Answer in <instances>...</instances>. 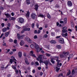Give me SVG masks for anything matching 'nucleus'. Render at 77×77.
<instances>
[{
  "instance_id": "obj_30",
  "label": "nucleus",
  "mask_w": 77,
  "mask_h": 77,
  "mask_svg": "<svg viewBox=\"0 0 77 77\" xmlns=\"http://www.w3.org/2000/svg\"><path fill=\"white\" fill-rule=\"evenodd\" d=\"M30 56H32V57H36L35 56V54H30Z\"/></svg>"
},
{
  "instance_id": "obj_44",
  "label": "nucleus",
  "mask_w": 77,
  "mask_h": 77,
  "mask_svg": "<svg viewBox=\"0 0 77 77\" xmlns=\"http://www.w3.org/2000/svg\"><path fill=\"white\" fill-rule=\"evenodd\" d=\"M34 39H38V37H37V35H35L34 36Z\"/></svg>"
},
{
  "instance_id": "obj_33",
  "label": "nucleus",
  "mask_w": 77,
  "mask_h": 77,
  "mask_svg": "<svg viewBox=\"0 0 77 77\" xmlns=\"http://www.w3.org/2000/svg\"><path fill=\"white\" fill-rule=\"evenodd\" d=\"M60 57H61V58H62L63 57H65V56H64V55H63V54H60Z\"/></svg>"
},
{
  "instance_id": "obj_62",
  "label": "nucleus",
  "mask_w": 77,
  "mask_h": 77,
  "mask_svg": "<svg viewBox=\"0 0 77 77\" xmlns=\"http://www.w3.org/2000/svg\"><path fill=\"white\" fill-rule=\"evenodd\" d=\"M38 31L37 30H35L34 31V33H37Z\"/></svg>"
},
{
  "instance_id": "obj_64",
  "label": "nucleus",
  "mask_w": 77,
  "mask_h": 77,
  "mask_svg": "<svg viewBox=\"0 0 77 77\" xmlns=\"http://www.w3.org/2000/svg\"><path fill=\"white\" fill-rule=\"evenodd\" d=\"M11 75L10 74H9L7 75V77H11Z\"/></svg>"
},
{
  "instance_id": "obj_9",
  "label": "nucleus",
  "mask_w": 77,
  "mask_h": 77,
  "mask_svg": "<svg viewBox=\"0 0 77 77\" xmlns=\"http://www.w3.org/2000/svg\"><path fill=\"white\" fill-rule=\"evenodd\" d=\"M17 38L19 40H20V39H23V38H24L23 37H24V36H25V35L24 34L20 36H19L18 35H17Z\"/></svg>"
},
{
  "instance_id": "obj_20",
  "label": "nucleus",
  "mask_w": 77,
  "mask_h": 77,
  "mask_svg": "<svg viewBox=\"0 0 77 77\" xmlns=\"http://www.w3.org/2000/svg\"><path fill=\"white\" fill-rule=\"evenodd\" d=\"M35 45L34 44L33 45L32 44L30 45V47L32 49H33L35 48Z\"/></svg>"
},
{
  "instance_id": "obj_23",
  "label": "nucleus",
  "mask_w": 77,
  "mask_h": 77,
  "mask_svg": "<svg viewBox=\"0 0 77 77\" xmlns=\"http://www.w3.org/2000/svg\"><path fill=\"white\" fill-rule=\"evenodd\" d=\"M6 30H7V28H4L2 30V31L3 32H6Z\"/></svg>"
},
{
  "instance_id": "obj_51",
  "label": "nucleus",
  "mask_w": 77,
  "mask_h": 77,
  "mask_svg": "<svg viewBox=\"0 0 77 77\" xmlns=\"http://www.w3.org/2000/svg\"><path fill=\"white\" fill-rule=\"evenodd\" d=\"M10 62L11 63H12V62H13V60L11 59L10 60Z\"/></svg>"
},
{
  "instance_id": "obj_21",
  "label": "nucleus",
  "mask_w": 77,
  "mask_h": 77,
  "mask_svg": "<svg viewBox=\"0 0 77 77\" xmlns=\"http://www.w3.org/2000/svg\"><path fill=\"white\" fill-rule=\"evenodd\" d=\"M9 35V32H6L5 34V35L6 37H8Z\"/></svg>"
},
{
  "instance_id": "obj_3",
  "label": "nucleus",
  "mask_w": 77,
  "mask_h": 77,
  "mask_svg": "<svg viewBox=\"0 0 77 77\" xmlns=\"http://www.w3.org/2000/svg\"><path fill=\"white\" fill-rule=\"evenodd\" d=\"M31 17L33 20H35L36 18V15L35 13H32L31 14Z\"/></svg>"
},
{
  "instance_id": "obj_19",
  "label": "nucleus",
  "mask_w": 77,
  "mask_h": 77,
  "mask_svg": "<svg viewBox=\"0 0 77 77\" xmlns=\"http://www.w3.org/2000/svg\"><path fill=\"white\" fill-rule=\"evenodd\" d=\"M53 60H55V58H51V62L52 63L54 64L55 63L54 61Z\"/></svg>"
},
{
  "instance_id": "obj_25",
  "label": "nucleus",
  "mask_w": 77,
  "mask_h": 77,
  "mask_svg": "<svg viewBox=\"0 0 77 77\" xmlns=\"http://www.w3.org/2000/svg\"><path fill=\"white\" fill-rule=\"evenodd\" d=\"M26 2L27 5L30 4V0H26Z\"/></svg>"
},
{
  "instance_id": "obj_41",
  "label": "nucleus",
  "mask_w": 77,
  "mask_h": 77,
  "mask_svg": "<svg viewBox=\"0 0 77 77\" xmlns=\"http://www.w3.org/2000/svg\"><path fill=\"white\" fill-rule=\"evenodd\" d=\"M62 32L63 33H65V32H67V30H66V29H63L62 30Z\"/></svg>"
},
{
  "instance_id": "obj_48",
  "label": "nucleus",
  "mask_w": 77,
  "mask_h": 77,
  "mask_svg": "<svg viewBox=\"0 0 77 77\" xmlns=\"http://www.w3.org/2000/svg\"><path fill=\"white\" fill-rule=\"evenodd\" d=\"M70 74H71V72L69 71V72L67 73V75H69Z\"/></svg>"
},
{
  "instance_id": "obj_28",
  "label": "nucleus",
  "mask_w": 77,
  "mask_h": 77,
  "mask_svg": "<svg viewBox=\"0 0 77 77\" xmlns=\"http://www.w3.org/2000/svg\"><path fill=\"white\" fill-rule=\"evenodd\" d=\"M16 27L17 29H20L21 28V27L18 26L17 25H16Z\"/></svg>"
},
{
  "instance_id": "obj_38",
  "label": "nucleus",
  "mask_w": 77,
  "mask_h": 77,
  "mask_svg": "<svg viewBox=\"0 0 77 77\" xmlns=\"http://www.w3.org/2000/svg\"><path fill=\"white\" fill-rule=\"evenodd\" d=\"M46 55L48 57H50V56H51V55L48 54H46Z\"/></svg>"
},
{
  "instance_id": "obj_31",
  "label": "nucleus",
  "mask_w": 77,
  "mask_h": 77,
  "mask_svg": "<svg viewBox=\"0 0 77 77\" xmlns=\"http://www.w3.org/2000/svg\"><path fill=\"white\" fill-rule=\"evenodd\" d=\"M73 56H74L73 54H71L69 55V57H70V58H72Z\"/></svg>"
},
{
  "instance_id": "obj_56",
  "label": "nucleus",
  "mask_w": 77,
  "mask_h": 77,
  "mask_svg": "<svg viewBox=\"0 0 77 77\" xmlns=\"http://www.w3.org/2000/svg\"><path fill=\"white\" fill-rule=\"evenodd\" d=\"M59 69H60V68H57L56 69V71H57V72H58Z\"/></svg>"
},
{
  "instance_id": "obj_29",
  "label": "nucleus",
  "mask_w": 77,
  "mask_h": 77,
  "mask_svg": "<svg viewBox=\"0 0 77 77\" xmlns=\"http://www.w3.org/2000/svg\"><path fill=\"white\" fill-rule=\"evenodd\" d=\"M64 23H65V24H66V21H67V18H65L64 19Z\"/></svg>"
},
{
  "instance_id": "obj_2",
  "label": "nucleus",
  "mask_w": 77,
  "mask_h": 77,
  "mask_svg": "<svg viewBox=\"0 0 77 77\" xmlns=\"http://www.w3.org/2000/svg\"><path fill=\"white\" fill-rule=\"evenodd\" d=\"M54 58H55V59H56V60L57 63V66H59V62L60 61V60H59V57H54Z\"/></svg>"
},
{
  "instance_id": "obj_52",
  "label": "nucleus",
  "mask_w": 77,
  "mask_h": 77,
  "mask_svg": "<svg viewBox=\"0 0 77 77\" xmlns=\"http://www.w3.org/2000/svg\"><path fill=\"white\" fill-rule=\"evenodd\" d=\"M15 72H16V74H18L19 71H18L17 69H16L15 70Z\"/></svg>"
},
{
  "instance_id": "obj_18",
  "label": "nucleus",
  "mask_w": 77,
  "mask_h": 77,
  "mask_svg": "<svg viewBox=\"0 0 77 77\" xmlns=\"http://www.w3.org/2000/svg\"><path fill=\"white\" fill-rule=\"evenodd\" d=\"M18 56L20 58L21 57V56H22V54H21V52H18Z\"/></svg>"
},
{
  "instance_id": "obj_32",
  "label": "nucleus",
  "mask_w": 77,
  "mask_h": 77,
  "mask_svg": "<svg viewBox=\"0 0 77 77\" xmlns=\"http://www.w3.org/2000/svg\"><path fill=\"white\" fill-rule=\"evenodd\" d=\"M11 58L12 59H13V60H14H14L15 61H17V60H16V59H15V58H14V57L13 56H11Z\"/></svg>"
},
{
  "instance_id": "obj_50",
  "label": "nucleus",
  "mask_w": 77,
  "mask_h": 77,
  "mask_svg": "<svg viewBox=\"0 0 77 77\" xmlns=\"http://www.w3.org/2000/svg\"><path fill=\"white\" fill-rule=\"evenodd\" d=\"M9 42H13V40H12V39L10 38L9 40Z\"/></svg>"
},
{
  "instance_id": "obj_27",
  "label": "nucleus",
  "mask_w": 77,
  "mask_h": 77,
  "mask_svg": "<svg viewBox=\"0 0 77 77\" xmlns=\"http://www.w3.org/2000/svg\"><path fill=\"white\" fill-rule=\"evenodd\" d=\"M38 17H42V18H44V16L42 14H40L38 16Z\"/></svg>"
},
{
  "instance_id": "obj_59",
  "label": "nucleus",
  "mask_w": 77,
  "mask_h": 77,
  "mask_svg": "<svg viewBox=\"0 0 77 77\" xmlns=\"http://www.w3.org/2000/svg\"><path fill=\"white\" fill-rule=\"evenodd\" d=\"M60 23H61V24H63V23H64V22H63V21H60Z\"/></svg>"
},
{
  "instance_id": "obj_1",
  "label": "nucleus",
  "mask_w": 77,
  "mask_h": 77,
  "mask_svg": "<svg viewBox=\"0 0 77 77\" xmlns=\"http://www.w3.org/2000/svg\"><path fill=\"white\" fill-rule=\"evenodd\" d=\"M17 21L19 23H24V19L21 17L18 18L17 19Z\"/></svg>"
},
{
  "instance_id": "obj_45",
  "label": "nucleus",
  "mask_w": 77,
  "mask_h": 77,
  "mask_svg": "<svg viewBox=\"0 0 77 77\" xmlns=\"http://www.w3.org/2000/svg\"><path fill=\"white\" fill-rule=\"evenodd\" d=\"M6 50H7V51L6 52V53H9V52L10 51V49H9L8 50L6 49Z\"/></svg>"
},
{
  "instance_id": "obj_63",
  "label": "nucleus",
  "mask_w": 77,
  "mask_h": 77,
  "mask_svg": "<svg viewBox=\"0 0 77 77\" xmlns=\"http://www.w3.org/2000/svg\"><path fill=\"white\" fill-rule=\"evenodd\" d=\"M68 31L69 32H72V29H68Z\"/></svg>"
},
{
  "instance_id": "obj_16",
  "label": "nucleus",
  "mask_w": 77,
  "mask_h": 77,
  "mask_svg": "<svg viewBox=\"0 0 77 77\" xmlns=\"http://www.w3.org/2000/svg\"><path fill=\"white\" fill-rule=\"evenodd\" d=\"M5 15L6 16V18H9V17H11V15L9 14L8 13L5 14Z\"/></svg>"
},
{
  "instance_id": "obj_60",
  "label": "nucleus",
  "mask_w": 77,
  "mask_h": 77,
  "mask_svg": "<svg viewBox=\"0 0 77 77\" xmlns=\"http://www.w3.org/2000/svg\"><path fill=\"white\" fill-rule=\"evenodd\" d=\"M8 27H11V23H8Z\"/></svg>"
},
{
  "instance_id": "obj_7",
  "label": "nucleus",
  "mask_w": 77,
  "mask_h": 77,
  "mask_svg": "<svg viewBox=\"0 0 77 77\" xmlns=\"http://www.w3.org/2000/svg\"><path fill=\"white\" fill-rule=\"evenodd\" d=\"M26 40L28 42H29L30 44L33 43V42L32 41V40H30V39L28 37H26Z\"/></svg>"
},
{
  "instance_id": "obj_35",
  "label": "nucleus",
  "mask_w": 77,
  "mask_h": 77,
  "mask_svg": "<svg viewBox=\"0 0 77 77\" xmlns=\"http://www.w3.org/2000/svg\"><path fill=\"white\" fill-rule=\"evenodd\" d=\"M47 17L48 18H51V17L50 16V15L49 14V13L48 14Z\"/></svg>"
},
{
  "instance_id": "obj_24",
  "label": "nucleus",
  "mask_w": 77,
  "mask_h": 77,
  "mask_svg": "<svg viewBox=\"0 0 77 77\" xmlns=\"http://www.w3.org/2000/svg\"><path fill=\"white\" fill-rule=\"evenodd\" d=\"M44 63H45V65H48V61L47 60L45 61L44 62Z\"/></svg>"
},
{
  "instance_id": "obj_10",
  "label": "nucleus",
  "mask_w": 77,
  "mask_h": 77,
  "mask_svg": "<svg viewBox=\"0 0 77 77\" xmlns=\"http://www.w3.org/2000/svg\"><path fill=\"white\" fill-rule=\"evenodd\" d=\"M27 13L25 14L27 18H29V16H30V12L29 11H27Z\"/></svg>"
},
{
  "instance_id": "obj_57",
  "label": "nucleus",
  "mask_w": 77,
  "mask_h": 77,
  "mask_svg": "<svg viewBox=\"0 0 77 77\" xmlns=\"http://www.w3.org/2000/svg\"><path fill=\"white\" fill-rule=\"evenodd\" d=\"M5 69V67L3 66H2L1 67V69H2V70H3Z\"/></svg>"
},
{
  "instance_id": "obj_36",
  "label": "nucleus",
  "mask_w": 77,
  "mask_h": 77,
  "mask_svg": "<svg viewBox=\"0 0 77 77\" xmlns=\"http://www.w3.org/2000/svg\"><path fill=\"white\" fill-rule=\"evenodd\" d=\"M48 35H47V34H45V35H44V36H43V38H47V37H48Z\"/></svg>"
},
{
  "instance_id": "obj_14",
  "label": "nucleus",
  "mask_w": 77,
  "mask_h": 77,
  "mask_svg": "<svg viewBox=\"0 0 77 77\" xmlns=\"http://www.w3.org/2000/svg\"><path fill=\"white\" fill-rule=\"evenodd\" d=\"M50 42L51 44H54L56 43V42L54 40H52L50 41Z\"/></svg>"
},
{
  "instance_id": "obj_6",
  "label": "nucleus",
  "mask_w": 77,
  "mask_h": 77,
  "mask_svg": "<svg viewBox=\"0 0 77 77\" xmlns=\"http://www.w3.org/2000/svg\"><path fill=\"white\" fill-rule=\"evenodd\" d=\"M58 41L60 43L63 44L64 43V40L63 38H61L58 39Z\"/></svg>"
},
{
  "instance_id": "obj_34",
  "label": "nucleus",
  "mask_w": 77,
  "mask_h": 77,
  "mask_svg": "<svg viewBox=\"0 0 77 77\" xmlns=\"http://www.w3.org/2000/svg\"><path fill=\"white\" fill-rule=\"evenodd\" d=\"M12 68L14 69H17V67H16L15 66H12Z\"/></svg>"
},
{
  "instance_id": "obj_12",
  "label": "nucleus",
  "mask_w": 77,
  "mask_h": 77,
  "mask_svg": "<svg viewBox=\"0 0 77 77\" xmlns=\"http://www.w3.org/2000/svg\"><path fill=\"white\" fill-rule=\"evenodd\" d=\"M35 9L36 11H38V7H39V5H38L37 4H36L35 6Z\"/></svg>"
},
{
  "instance_id": "obj_22",
  "label": "nucleus",
  "mask_w": 77,
  "mask_h": 77,
  "mask_svg": "<svg viewBox=\"0 0 77 77\" xmlns=\"http://www.w3.org/2000/svg\"><path fill=\"white\" fill-rule=\"evenodd\" d=\"M56 47L58 49H61V48H62V46H61V45H57L56 46Z\"/></svg>"
},
{
  "instance_id": "obj_17",
  "label": "nucleus",
  "mask_w": 77,
  "mask_h": 77,
  "mask_svg": "<svg viewBox=\"0 0 77 77\" xmlns=\"http://www.w3.org/2000/svg\"><path fill=\"white\" fill-rule=\"evenodd\" d=\"M63 53L65 56H66V55H68V54H69V53L68 51L67 52H63Z\"/></svg>"
},
{
  "instance_id": "obj_46",
  "label": "nucleus",
  "mask_w": 77,
  "mask_h": 77,
  "mask_svg": "<svg viewBox=\"0 0 77 77\" xmlns=\"http://www.w3.org/2000/svg\"><path fill=\"white\" fill-rule=\"evenodd\" d=\"M63 30H66V29H67V27H66V26H64L62 28Z\"/></svg>"
},
{
  "instance_id": "obj_61",
  "label": "nucleus",
  "mask_w": 77,
  "mask_h": 77,
  "mask_svg": "<svg viewBox=\"0 0 77 77\" xmlns=\"http://www.w3.org/2000/svg\"><path fill=\"white\" fill-rule=\"evenodd\" d=\"M12 20H13V21L15 20V17H12Z\"/></svg>"
},
{
  "instance_id": "obj_11",
  "label": "nucleus",
  "mask_w": 77,
  "mask_h": 77,
  "mask_svg": "<svg viewBox=\"0 0 77 77\" xmlns=\"http://www.w3.org/2000/svg\"><path fill=\"white\" fill-rule=\"evenodd\" d=\"M42 55H40L38 57V58H36V59L38 61H39V60H42Z\"/></svg>"
},
{
  "instance_id": "obj_55",
  "label": "nucleus",
  "mask_w": 77,
  "mask_h": 77,
  "mask_svg": "<svg viewBox=\"0 0 77 77\" xmlns=\"http://www.w3.org/2000/svg\"><path fill=\"white\" fill-rule=\"evenodd\" d=\"M17 40H15L14 41V44H17Z\"/></svg>"
},
{
  "instance_id": "obj_5",
  "label": "nucleus",
  "mask_w": 77,
  "mask_h": 77,
  "mask_svg": "<svg viewBox=\"0 0 77 77\" xmlns=\"http://www.w3.org/2000/svg\"><path fill=\"white\" fill-rule=\"evenodd\" d=\"M67 4L68 6L69 7H71L72 6V3L71 2V1H68L67 2Z\"/></svg>"
},
{
  "instance_id": "obj_40",
  "label": "nucleus",
  "mask_w": 77,
  "mask_h": 77,
  "mask_svg": "<svg viewBox=\"0 0 77 77\" xmlns=\"http://www.w3.org/2000/svg\"><path fill=\"white\" fill-rule=\"evenodd\" d=\"M39 62L40 63H44V62L42 60H40Z\"/></svg>"
},
{
  "instance_id": "obj_54",
  "label": "nucleus",
  "mask_w": 77,
  "mask_h": 77,
  "mask_svg": "<svg viewBox=\"0 0 77 77\" xmlns=\"http://www.w3.org/2000/svg\"><path fill=\"white\" fill-rule=\"evenodd\" d=\"M30 53H29V54L30 55V54H33V51H30Z\"/></svg>"
},
{
  "instance_id": "obj_53",
  "label": "nucleus",
  "mask_w": 77,
  "mask_h": 77,
  "mask_svg": "<svg viewBox=\"0 0 77 77\" xmlns=\"http://www.w3.org/2000/svg\"><path fill=\"white\" fill-rule=\"evenodd\" d=\"M72 74H74V73H75V71H74V70L73 69L72 71Z\"/></svg>"
},
{
  "instance_id": "obj_13",
  "label": "nucleus",
  "mask_w": 77,
  "mask_h": 77,
  "mask_svg": "<svg viewBox=\"0 0 77 77\" xmlns=\"http://www.w3.org/2000/svg\"><path fill=\"white\" fill-rule=\"evenodd\" d=\"M24 44V42L23 40H21L20 42V45L21 46H23Z\"/></svg>"
},
{
  "instance_id": "obj_58",
  "label": "nucleus",
  "mask_w": 77,
  "mask_h": 77,
  "mask_svg": "<svg viewBox=\"0 0 77 77\" xmlns=\"http://www.w3.org/2000/svg\"><path fill=\"white\" fill-rule=\"evenodd\" d=\"M51 35H52V36H54V32H51Z\"/></svg>"
},
{
  "instance_id": "obj_8",
  "label": "nucleus",
  "mask_w": 77,
  "mask_h": 77,
  "mask_svg": "<svg viewBox=\"0 0 77 77\" xmlns=\"http://www.w3.org/2000/svg\"><path fill=\"white\" fill-rule=\"evenodd\" d=\"M61 35L62 36H63V37H64V38H67V37H66L67 36H68V33H67V32H66L64 34L63 33H61Z\"/></svg>"
},
{
  "instance_id": "obj_39",
  "label": "nucleus",
  "mask_w": 77,
  "mask_h": 77,
  "mask_svg": "<svg viewBox=\"0 0 77 77\" xmlns=\"http://www.w3.org/2000/svg\"><path fill=\"white\" fill-rule=\"evenodd\" d=\"M1 25L2 26V27H4L5 26V23H2Z\"/></svg>"
},
{
  "instance_id": "obj_47",
  "label": "nucleus",
  "mask_w": 77,
  "mask_h": 77,
  "mask_svg": "<svg viewBox=\"0 0 77 77\" xmlns=\"http://www.w3.org/2000/svg\"><path fill=\"white\" fill-rule=\"evenodd\" d=\"M25 31V30H24V29H23V30H22V31L21 32V33H23Z\"/></svg>"
},
{
  "instance_id": "obj_49",
  "label": "nucleus",
  "mask_w": 77,
  "mask_h": 77,
  "mask_svg": "<svg viewBox=\"0 0 77 77\" xmlns=\"http://www.w3.org/2000/svg\"><path fill=\"white\" fill-rule=\"evenodd\" d=\"M35 64H36V65L37 66L39 65V63H38V62L37 61L35 62Z\"/></svg>"
},
{
  "instance_id": "obj_4",
  "label": "nucleus",
  "mask_w": 77,
  "mask_h": 77,
  "mask_svg": "<svg viewBox=\"0 0 77 77\" xmlns=\"http://www.w3.org/2000/svg\"><path fill=\"white\" fill-rule=\"evenodd\" d=\"M34 44L35 45V47L37 49V52H39V46L35 43H34Z\"/></svg>"
},
{
  "instance_id": "obj_42",
  "label": "nucleus",
  "mask_w": 77,
  "mask_h": 77,
  "mask_svg": "<svg viewBox=\"0 0 77 77\" xmlns=\"http://www.w3.org/2000/svg\"><path fill=\"white\" fill-rule=\"evenodd\" d=\"M36 26L38 29L39 28V24H38V23H36Z\"/></svg>"
},
{
  "instance_id": "obj_26",
  "label": "nucleus",
  "mask_w": 77,
  "mask_h": 77,
  "mask_svg": "<svg viewBox=\"0 0 77 77\" xmlns=\"http://www.w3.org/2000/svg\"><path fill=\"white\" fill-rule=\"evenodd\" d=\"M61 76H62V77H63V73H60L58 77H60Z\"/></svg>"
},
{
  "instance_id": "obj_37",
  "label": "nucleus",
  "mask_w": 77,
  "mask_h": 77,
  "mask_svg": "<svg viewBox=\"0 0 77 77\" xmlns=\"http://www.w3.org/2000/svg\"><path fill=\"white\" fill-rule=\"evenodd\" d=\"M31 26H32V28H34V27L35 26V23H32V24Z\"/></svg>"
},
{
  "instance_id": "obj_43",
  "label": "nucleus",
  "mask_w": 77,
  "mask_h": 77,
  "mask_svg": "<svg viewBox=\"0 0 77 77\" xmlns=\"http://www.w3.org/2000/svg\"><path fill=\"white\" fill-rule=\"evenodd\" d=\"M55 8H59V6L57 4L55 6Z\"/></svg>"
},
{
  "instance_id": "obj_15",
  "label": "nucleus",
  "mask_w": 77,
  "mask_h": 77,
  "mask_svg": "<svg viewBox=\"0 0 77 77\" xmlns=\"http://www.w3.org/2000/svg\"><path fill=\"white\" fill-rule=\"evenodd\" d=\"M24 30L25 31H30V28H24Z\"/></svg>"
}]
</instances>
